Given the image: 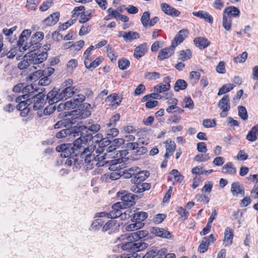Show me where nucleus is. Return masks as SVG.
<instances>
[{"label": "nucleus", "instance_id": "1", "mask_svg": "<svg viewBox=\"0 0 258 258\" xmlns=\"http://www.w3.org/2000/svg\"><path fill=\"white\" fill-rule=\"evenodd\" d=\"M102 149L97 148L95 149L94 146H90L85 148L84 151L80 153V157L86 163L87 169H92L94 165L98 167L103 166L108 162L105 160V154L100 155Z\"/></svg>", "mask_w": 258, "mask_h": 258}, {"label": "nucleus", "instance_id": "2", "mask_svg": "<svg viewBox=\"0 0 258 258\" xmlns=\"http://www.w3.org/2000/svg\"><path fill=\"white\" fill-rule=\"evenodd\" d=\"M47 56V53L46 52L38 53L34 52V50H30V51L27 53L24 57L28 59L31 64H33V68L36 69L37 67H39V65L43 66L42 63L46 59Z\"/></svg>", "mask_w": 258, "mask_h": 258}, {"label": "nucleus", "instance_id": "3", "mask_svg": "<svg viewBox=\"0 0 258 258\" xmlns=\"http://www.w3.org/2000/svg\"><path fill=\"white\" fill-rule=\"evenodd\" d=\"M75 137L80 136V137L74 141L73 143V147H72L73 150L79 151V152H82L81 150L85 149V147L86 145V142L88 140H91L93 139V137L91 134H84L81 136V132L75 133Z\"/></svg>", "mask_w": 258, "mask_h": 258}, {"label": "nucleus", "instance_id": "4", "mask_svg": "<svg viewBox=\"0 0 258 258\" xmlns=\"http://www.w3.org/2000/svg\"><path fill=\"white\" fill-rule=\"evenodd\" d=\"M122 205V203H116L112 206V210L111 212L108 213L104 212L97 213L96 214L95 217H104L107 216L109 218L115 219L121 216L123 218L122 212L120 211V208Z\"/></svg>", "mask_w": 258, "mask_h": 258}, {"label": "nucleus", "instance_id": "5", "mask_svg": "<svg viewBox=\"0 0 258 258\" xmlns=\"http://www.w3.org/2000/svg\"><path fill=\"white\" fill-rule=\"evenodd\" d=\"M148 244L141 241H130L121 244V248L124 250H128L132 252L139 251L145 249L147 247Z\"/></svg>", "mask_w": 258, "mask_h": 258}, {"label": "nucleus", "instance_id": "6", "mask_svg": "<svg viewBox=\"0 0 258 258\" xmlns=\"http://www.w3.org/2000/svg\"><path fill=\"white\" fill-rule=\"evenodd\" d=\"M43 37L44 34L42 32H37L33 34L30 38L29 42H27L26 44L29 46V49L35 50L40 47L39 42L43 39Z\"/></svg>", "mask_w": 258, "mask_h": 258}, {"label": "nucleus", "instance_id": "7", "mask_svg": "<svg viewBox=\"0 0 258 258\" xmlns=\"http://www.w3.org/2000/svg\"><path fill=\"white\" fill-rule=\"evenodd\" d=\"M123 218L125 219L130 217H132L131 220L134 221H141L143 222L148 217V214L145 212H140L133 213L130 209H127L125 212L122 213Z\"/></svg>", "mask_w": 258, "mask_h": 258}, {"label": "nucleus", "instance_id": "8", "mask_svg": "<svg viewBox=\"0 0 258 258\" xmlns=\"http://www.w3.org/2000/svg\"><path fill=\"white\" fill-rule=\"evenodd\" d=\"M118 196L120 197L121 200L122 201L119 203H122L123 204L120 208V211L121 212L123 208H125L126 207H130L135 203V196L132 194H125V191L123 192L121 191L118 192Z\"/></svg>", "mask_w": 258, "mask_h": 258}, {"label": "nucleus", "instance_id": "9", "mask_svg": "<svg viewBox=\"0 0 258 258\" xmlns=\"http://www.w3.org/2000/svg\"><path fill=\"white\" fill-rule=\"evenodd\" d=\"M31 33L30 30L25 29L21 34L18 42V45L20 51L23 52L29 49V46L26 44L27 43V39L30 36Z\"/></svg>", "mask_w": 258, "mask_h": 258}, {"label": "nucleus", "instance_id": "10", "mask_svg": "<svg viewBox=\"0 0 258 258\" xmlns=\"http://www.w3.org/2000/svg\"><path fill=\"white\" fill-rule=\"evenodd\" d=\"M77 127V130H75V131L78 133L81 132V136H83L85 132L87 133L88 131L93 133L97 132L100 129V125L98 124H91L89 122L85 125H80Z\"/></svg>", "mask_w": 258, "mask_h": 258}, {"label": "nucleus", "instance_id": "11", "mask_svg": "<svg viewBox=\"0 0 258 258\" xmlns=\"http://www.w3.org/2000/svg\"><path fill=\"white\" fill-rule=\"evenodd\" d=\"M75 130H77V127L75 126L74 128H66L60 131L56 134V137L57 139L66 138L67 140L75 137V133H77Z\"/></svg>", "mask_w": 258, "mask_h": 258}, {"label": "nucleus", "instance_id": "12", "mask_svg": "<svg viewBox=\"0 0 258 258\" xmlns=\"http://www.w3.org/2000/svg\"><path fill=\"white\" fill-rule=\"evenodd\" d=\"M120 223H117L116 220H110L108 221L103 227V232H108L109 234L115 232L119 230Z\"/></svg>", "mask_w": 258, "mask_h": 258}, {"label": "nucleus", "instance_id": "13", "mask_svg": "<svg viewBox=\"0 0 258 258\" xmlns=\"http://www.w3.org/2000/svg\"><path fill=\"white\" fill-rule=\"evenodd\" d=\"M33 109L35 110L41 108L44 105L46 101L45 99V95L42 93H39L35 95L33 98Z\"/></svg>", "mask_w": 258, "mask_h": 258}, {"label": "nucleus", "instance_id": "14", "mask_svg": "<svg viewBox=\"0 0 258 258\" xmlns=\"http://www.w3.org/2000/svg\"><path fill=\"white\" fill-rule=\"evenodd\" d=\"M215 240L214 236L213 234H211L209 237L203 238L199 247V251L200 253H204L206 251L209 245L211 243H213Z\"/></svg>", "mask_w": 258, "mask_h": 258}, {"label": "nucleus", "instance_id": "15", "mask_svg": "<svg viewBox=\"0 0 258 258\" xmlns=\"http://www.w3.org/2000/svg\"><path fill=\"white\" fill-rule=\"evenodd\" d=\"M80 92V88L78 86L73 87H68L65 88L60 93V98L62 99H66L70 98L75 94L79 93Z\"/></svg>", "mask_w": 258, "mask_h": 258}, {"label": "nucleus", "instance_id": "16", "mask_svg": "<svg viewBox=\"0 0 258 258\" xmlns=\"http://www.w3.org/2000/svg\"><path fill=\"white\" fill-rule=\"evenodd\" d=\"M56 150L57 152H61V157L64 158L68 157L71 155L72 153L74 152L72 146L69 144L60 145L56 148Z\"/></svg>", "mask_w": 258, "mask_h": 258}, {"label": "nucleus", "instance_id": "17", "mask_svg": "<svg viewBox=\"0 0 258 258\" xmlns=\"http://www.w3.org/2000/svg\"><path fill=\"white\" fill-rule=\"evenodd\" d=\"M149 175V171L147 170L141 171L138 167V171L136 173L135 176L132 177L131 181L137 184L144 181Z\"/></svg>", "mask_w": 258, "mask_h": 258}, {"label": "nucleus", "instance_id": "18", "mask_svg": "<svg viewBox=\"0 0 258 258\" xmlns=\"http://www.w3.org/2000/svg\"><path fill=\"white\" fill-rule=\"evenodd\" d=\"M175 46L172 43L168 47L162 49L160 50L158 56V58L160 60H163L170 57L173 53Z\"/></svg>", "mask_w": 258, "mask_h": 258}, {"label": "nucleus", "instance_id": "19", "mask_svg": "<svg viewBox=\"0 0 258 258\" xmlns=\"http://www.w3.org/2000/svg\"><path fill=\"white\" fill-rule=\"evenodd\" d=\"M161 8L164 13L169 16L177 17L180 14L179 11L166 3H162Z\"/></svg>", "mask_w": 258, "mask_h": 258}, {"label": "nucleus", "instance_id": "20", "mask_svg": "<svg viewBox=\"0 0 258 258\" xmlns=\"http://www.w3.org/2000/svg\"><path fill=\"white\" fill-rule=\"evenodd\" d=\"M46 99L50 105L62 100V98H60V93L58 94L57 90L55 89H53L47 94Z\"/></svg>", "mask_w": 258, "mask_h": 258}, {"label": "nucleus", "instance_id": "21", "mask_svg": "<svg viewBox=\"0 0 258 258\" xmlns=\"http://www.w3.org/2000/svg\"><path fill=\"white\" fill-rule=\"evenodd\" d=\"M106 101L110 103L109 105L112 107L116 108L120 104L122 101V97L116 94H112L106 98Z\"/></svg>", "mask_w": 258, "mask_h": 258}, {"label": "nucleus", "instance_id": "22", "mask_svg": "<svg viewBox=\"0 0 258 258\" xmlns=\"http://www.w3.org/2000/svg\"><path fill=\"white\" fill-rule=\"evenodd\" d=\"M188 33V32L186 29H182L180 30L175 36L172 43L175 46H177L178 44L183 41L185 38L187 37Z\"/></svg>", "mask_w": 258, "mask_h": 258}, {"label": "nucleus", "instance_id": "23", "mask_svg": "<svg viewBox=\"0 0 258 258\" xmlns=\"http://www.w3.org/2000/svg\"><path fill=\"white\" fill-rule=\"evenodd\" d=\"M233 238V230L231 228L227 227L226 228L224 232V239L223 242L225 246H228L231 245Z\"/></svg>", "mask_w": 258, "mask_h": 258}, {"label": "nucleus", "instance_id": "24", "mask_svg": "<svg viewBox=\"0 0 258 258\" xmlns=\"http://www.w3.org/2000/svg\"><path fill=\"white\" fill-rule=\"evenodd\" d=\"M23 97L20 96L16 98V102H18L19 104L17 106V108L19 110H24L29 111V109L27 108L28 106L30 105V100L26 99V100H22Z\"/></svg>", "mask_w": 258, "mask_h": 258}, {"label": "nucleus", "instance_id": "25", "mask_svg": "<svg viewBox=\"0 0 258 258\" xmlns=\"http://www.w3.org/2000/svg\"><path fill=\"white\" fill-rule=\"evenodd\" d=\"M231 191L234 196H237L238 194L241 195L242 196L244 195V187L238 182H235L232 184Z\"/></svg>", "mask_w": 258, "mask_h": 258}, {"label": "nucleus", "instance_id": "26", "mask_svg": "<svg viewBox=\"0 0 258 258\" xmlns=\"http://www.w3.org/2000/svg\"><path fill=\"white\" fill-rule=\"evenodd\" d=\"M147 50V43H142L135 49L134 55L136 58H139L145 55Z\"/></svg>", "mask_w": 258, "mask_h": 258}, {"label": "nucleus", "instance_id": "27", "mask_svg": "<svg viewBox=\"0 0 258 258\" xmlns=\"http://www.w3.org/2000/svg\"><path fill=\"white\" fill-rule=\"evenodd\" d=\"M192 14L196 17L201 19H203L206 22L212 23L213 21V17L208 12L205 11H199L198 12H194Z\"/></svg>", "mask_w": 258, "mask_h": 258}, {"label": "nucleus", "instance_id": "28", "mask_svg": "<svg viewBox=\"0 0 258 258\" xmlns=\"http://www.w3.org/2000/svg\"><path fill=\"white\" fill-rule=\"evenodd\" d=\"M194 41L196 46L201 49L206 48L210 44V42L205 37H197Z\"/></svg>", "mask_w": 258, "mask_h": 258}, {"label": "nucleus", "instance_id": "29", "mask_svg": "<svg viewBox=\"0 0 258 258\" xmlns=\"http://www.w3.org/2000/svg\"><path fill=\"white\" fill-rule=\"evenodd\" d=\"M59 17V13L58 12L54 13L46 18L43 22L46 26L53 25L58 21Z\"/></svg>", "mask_w": 258, "mask_h": 258}, {"label": "nucleus", "instance_id": "30", "mask_svg": "<svg viewBox=\"0 0 258 258\" xmlns=\"http://www.w3.org/2000/svg\"><path fill=\"white\" fill-rule=\"evenodd\" d=\"M152 232L157 236L166 238L170 237V232L163 228L154 227L152 229Z\"/></svg>", "mask_w": 258, "mask_h": 258}, {"label": "nucleus", "instance_id": "31", "mask_svg": "<svg viewBox=\"0 0 258 258\" xmlns=\"http://www.w3.org/2000/svg\"><path fill=\"white\" fill-rule=\"evenodd\" d=\"M218 106L222 110H230V100L228 95H224L222 97V98L219 102Z\"/></svg>", "mask_w": 258, "mask_h": 258}, {"label": "nucleus", "instance_id": "32", "mask_svg": "<svg viewBox=\"0 0 258 258\" xmlns=\"http://www.w3.org/2000/svg\"><path fill=\"white\" fill-rule=\"evenodd\" d=\"M36 91V89L34 88V86L31 84L29 85L25 86L23 89V95L21 96L23 97V99H30L31 94L34 93Z\"/></svg>", "mask_w": 258, "mask_h": 258}, {"label": "nucleus", "instance_id": "33", "mask_svg": "<svg viewBox=\"0 0 258 258\" xmlns=\"http://www.w3.org/2000/svg\"><path fill=\"white\" fill-rule=\"evenodd\" d=\"M223 14L229 17H236L240 14V11L235 7H229L225 8L223 11Z\"/></svg>", "mask_w": 258, "mask_h": 258}, {"label": "nucleus", "instance_id": "34", "mask_svg": "<svg viewBox=\"0 0 258 258\" xmlns=\"http://www.w3.org/2000/svg\"><path fill=\"white\" fill-rule=\"evenodd\" d=\"M222 172L233 175L236 173V169L234 167L233 164L231 162H228L223 166Z\"/></svg>", "mask_w": 258, "mask_h": 258}, {"label": "nucleus", "instance_id": "35", "mask_svg": "<svg viewBox=\"0 0 258 258\" xmlns=\"http://www.w3.org/2000/svg\"><path fill=\"white\" fill-rule=\"evenodd\" d=\"M102 61V58L100 57H97L93 61L91 62V59L84 60V64L85 67L88 69H94L98 66Z\"/></svg>", "mask_w": 258, "mask_h": 258}, {"label": "nucleus", "instance_id": "36", "mask_svg": "<svg viewBox=\"0 0 258 258\" xmlns=\"http://www.w3.org/2000/svg\"><path fill=\"white\" fill-rule=\"evenodd\" d=\"M140 37L139 33L134 31H129L123 34V39L127 42H132Z\"/></svg>", "mask_w": 258, "mask_h": 258}, {"label": "nucleus", "instance_id": "37", "mask_svg": "<svg viewBox=\"0 0 258 258\" xmlns=\"http://www.w3.org/2000/svg\"><path fill=\"white\" fill-rule=\"evenodd\" d=\"M138 171V167L134 166L128 169H125L123 173L122 176L125 178H132L135 176L136 173Z\"/></svg>", "mask_w": 258, "mask_h": 258}, {"label": "nucleus", "instance_id": "38", "mask_svg": "<svg viewBox=\"0 0 258 258\" xmlns=\"http://www.w3.org/2000/svg\"><path fill=\"white\" fill-rule=\"evenodd\" d=\"M187 87L186 82L182 79H179L175 83L174 89L176 92L184 90Z\"/></svg>", "mask_w": 258, "mask_h": 258}, {"label": "nucleus", "instance_id": "39", "mask_svg": "<svg viewBox=\"0 0 258 258\" xmlns=\"http://www.w3.org/2000/svg\"><path fill=\"white\" fill-rule=\"evenodd\" d=\"M192 55L191 51L189 49L181 50L179 52V59L183 61L189 59Z\"/></svg>", "mask_w": 258, "mask_h": 258}, {"label": "nucleus", "instance_id": "40", "mask_svg": "<svg viewBox=\"0 0 258 258\" xmlns=\"http://www.w3.org/2000/svg\"><path fill=\"white\" fill-rule=\"evenodd\" d=\"M222 25L227 31L230 30L231 27V19L230 17L223 14Z\"/></svg>", "mask_w": 258, "mask_h": 258}, {"label": "nucleus", "instance_id": "41", "mask_svg": "<svg viewBox=\"0 0 258 258\" xmlns=\"http://www.w3.org/2000/svg\"><path fill=\"white\" fill-rule=\"evenodd\" d=\"M135 223L127 225L126 229L127 231H133L141 228L144 225V223L141 221H134Z\"/></svg>", "mask_w": 258, "mask_h": 258}, {"label": "nucleus", "instance_id": "42", "mask_svg": "<svg viewBox=\"0 0 258 258\" xmlns=\"http://www.w3.org/2000/svg\"><path fill=\"white\" fill-rule=\"evenodd\" d=\"M40 2V0H27L26 6L29 11H34L36 10Z\"/></svg>", "mask_w": 258, "mask_h": 258}, {"label": "nucleus", "instance_id": "43", "mask_svg": "<svg viewBox=\"0 0 258 258\" xmlns=\"http://www.w3.org/2000/svg\"><path fill=\"white\" fill-rule=\"evenodd\" d=\"M255 128H251L246 136V139L250 142L255 141L257 139L258 133Z\"/></svg>", "mask_w": 258, "mask_h": 258}, {"label": "nucleus", "instance_id": "44", "mask_svg": "<svg viewBox=\"0 0 258 258\" xmlns=\"http://www.w3.org/2000/svg\"><path fill=\"white\" fill-rule=\"evenodd\" d=\"M98 148H101L102 149V151H101V153L100 154V155H104L105 154V156L104 157L105 158V159L107 158L106 157V153H110L116 150V146L113 144L112 143V144L108 147H99Z\"/></svg>", "mask_w": 258, "mask_h": 258}, {"label": "nucleus", "instance_id": "45", "mask_svg": "<svg viewBox=\"0 0 258 258\" xmlns=\"http://www.w3.org/2000/svg\"><path fill=\"white\" fill-rule=\"evenodd\" d=\"M120 114L119 113L115 114L110 119L109 122L107 123L106 125L107 127H114L115 126L117 121L120 119Z\"/></svg>", "mask_w": 258, "mask_h": 258}, {"label": "nucleus", "instance_id": "46", "mask_svg": "<svg viewBox=\"0 0 258 258\" xmlns=\"http://www.w3.org/2000/svg\"><path fill=\"white\" fill-rule=\"evenodd\" d=\"M170 88V85H164L160 84L154 87L155 92L157 93H163L164 92L168 91Z\"/></svg>", "mask_w": 258, "mask_h": 258}, {"label": "nucleus", "instance_id": "47", "mask_svg": "<svg viewBox=\"0 0 258 258\" xmlns=\"http://www.w3.org/2000/svg\"><path fill=\"white\" fill-rule=\"evenodd\" d=\"M91 13L90 11L82 12L80 15L79 22L80 23H85L89 21L91 18Z\"/></svg>", "mask_w": 258, "mask_h": 258}, {"label": "nucleus", "instance_id": "48", "mask_svg": "<svg viewBox=\"0 0 258 258\" xmlns=\"http://www.w3.org/2000/svg\"><path fill=\"white\" fill-rule=\"evenodd\" d=\"M84 11V6H80L75 7L73 11V15L72 18L73 20H76V19L78 17V16L81 15V13L83 12Z\"/></svg>", "mask_w": 258, "mask_h": 258}, {"label": "nucleus", "instance_id": "49", "mask_svg": "<svg viewBox=\"0 0 258 258\" xmlns=\"http://www.w3.org/2000/svg\"><path fill=\"white\" fill-rule=\"evenodd\" d=\"M170 174L173 176L174 181L175 182H181L183 179V176L177 169H174L172 170Z\"/></svg>", "mask_w": 258, "mask_h": 258}, {"label": "nucleus", "instance_id": "50", "mask_svg": "<svg viewBox=\"0 0 258 258\" xmlns=\"http://www.w3.org/2000/svg\"><path fill=\"white\" fill-rule=\"evenodd\" d=\"M143 139H140L138 142L128 143L126 144V148L127 149L134 150L138 148L139 144H144V142L143 141Z\"/></svg>", "mask_w": 258, "mask_h": 258}, {"label": "nucleus", "instance_id": "51", "mask_svg": "<svg viewBox=\"0 0 258 258\" xmlns=\"http://www.w3.org/2000/svg\"><path fill=\"white\" fill-rule=\"evenodd\" d=\"M150 13L148 12H144L142 16L141 17V21L144 27L146 28L148 27Z\"/></svg>", "mask_w": 258, "mask_h": 258}, {"label": "nucleus", "instance_id": "52", "mask_svg": "<svg viewBox=\"0 0 258 258\" xmlns=\"http://www.w3.org/2000/svg\"><path fill=\"white\" fill-rule=\"evenodd\" d=\"M234 87V85L232 84H228L222 86L219 90L218 95L224 94L231 91Z\"/></svg>", "mask_w": 258, "mask_h": 258}, {"label": "nucleus", "instance_id": "53", "mask_svg": "<svg viewBox=\"0 0 258 258\" xmlns=\"http://www.w3.org/2000/svg\"><path fill=\"white\" fill-rule=\"evenodd\" d=\"M43 76V72L41 70H39L33 73L29 76V79L32 81L35 82L36 81L40 79Z\"/></svg>", "mask_w": 258, "mask_h": 258}, {"label": "nucleus", "instance_id": "54", "mask_svg": "<svg viewBox=\"0 0 258 258\" xmlns=\"http://www.w3.org/2000/svg\"><path fill=\"white\" fill-rule=\"evenodd\" d=\"M166 148L167 152L170 153L171 154L175 150L176 145L174 142L171 140H167L166 142Z\"/></svg>", "mask_w": 258, "mask_h": 258}, {"label": "nucleus", "instance_id": "55", "mask_svg": "<svg viewBox=\"0 0 258 258\" xmlns=\"http://www.w3.org/2000/svg\"><path fill=\"white\" fill-rule=\"evenodd\" d=\"M160 74L156 72H148L145 74V77L149 80H154L158 79L160 78Z\"/></svg>", "mask_w": 258, "mask_h": 258}, {"label": "nucleus", "instance_id": "56", "mask_svg": "<svg viewBox=\"0 0 258 258\" xmlns=\"http://www.w3.org/2000/svg\"><path fill=\"white\" fill-rule=\"evenodd\" d=\"M210 159L209 154H199L196 155L194 158V160L197 162H206Z\"/></svg>", "mask_w": 258, "mask_h": 258}, {"label": "nucleus", "instance_id": "57", "mask_svg": "<svg viewBox=\"0 0 258 258\" xmlns=\"http://www.w3.org/2000/svg\"><path fill=\"white\" fill-rule=\"evenodd\" d=\"M130 62L127 59L123 58L118 61V67L120 69L123 70L129 67Z\"/></svg>", "mask_w": 258, "mask_h": 258}, {"label": "nucleus", "instance_id": "58", "mask_svg": "<svg viewBox=\"0 0 258 258\" xmlns=\"http://www.w3.org/2000/svg\"><path fill=\"white\" fill-rule=\"evenodd\" d=\"M77 60L76 59H71L67 63V70L68 72L72 73L77 66Z\"/></svg>", "mask_w": 258, "mask_h": 258}, {"label": "nucleus", "instance_id": "59", "mask_svg": "<svg viewBox=\"0 0 258 258\" xmlns=\"http://www.w3.org/2000/svg\"><path fill=\"white\" fill-rule=\"evenodd\" d=\"M107 53L108 56L110 59V60L113 61V60H115L117 57V55L114 52V50L112 48V47L108 45L107 46Z\"/></svg>", "mask_w": 258, "mask_h": 258}, {"label": "nucleus", "instance_id": "60", "mask_svg": "<svg viewBox=\"0 0 258 258\" xmlns=\"http://www.w3.org/2000/svg\"><path fill=\"white\" fill-rule=\"evenodd\" d=\"M183 106L191 110L194 107V103L190 97H185L183 100Z\"/></svg>", "mask_w": 258, "mask_h": 258}, {"label": "nucleus", "instance_id": "61", "mask_svg": "<svg viewBox=\"0 0 258 258\" xmlns=\"http://www.w3.org/2000/svg\"><path fill=\"white\" fill-rule=\"evenodd\" d=\"M238 114L239 116L244 120H246L248 118V115L246 108L242 106H239L238 107Z\"/></svg>", "mask_w": 258, "mask_h": 258}, {"label": "nucleus", "instance_id": "62", "mask_svg": "<svg viewBox=\"0 0 258 258\" xmlns=\"http://www.w3.org/2000/svg\"><path fill=\"white\" fill-rule=\"evenodd\" d=\"M203 125L207 128L214 127L216 125L214 119H205L203 121Z\"/></svg>", "mask_w": 258, "mask_h": 258}, {"label": "nucleus", "instance_id": "63", "mask_svg": "<svg viewBox=\"0 0 258 258\" xmlns=\"http://www.w3.org/2000/svg\"><path fill=\"white\" fill-rule=\"evenodd\" d=\"M85 99V96L81 94H78L77 97H75L73 100L77 107L80 105Z\"/></svg>", "mask_w": 258, "mask_h": 258}, {"label": "nucleus", "instance_id": "64", "mask_svg": "<svg viewBox=\"0 0 258 258\" xmlns=\"http://www.w3.org/2000/svg\"><path fill=\"white\" fill-rule=\"evenodd\" d=\"M108 130L106 131L107 135L108 137H114L116 136L118 133V130L113 127H107Z\"/></svg>", "mask_w": 258, "mask_h": 258}]
</instances>
